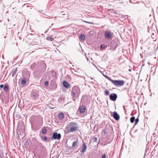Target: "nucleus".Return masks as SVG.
<instances>
[{"label":"nucleus","instance_id":"nucleus-2","mask_svg":"<svg viewBox=\"0 0 158 158\" xmlns=\"http://www.w3.org/2000/svg\"><path fill=\"white\" fill-rule=\"evenodd\" d=\"M68 127L71 132H73L77 130V124L75 122L70 123L68 125Z\"/></svg>","mask_w":158,"mask_h":158},{"label":"nucleus","instance_id":"nucleus-23","mask_svg":"<svg viewBox=\"0 0 158 158\" xmlns=\"http://www.w3.org/2000/svg\"><path fill=\"white\" fill-rule=\"evenodd\" d=\"M139 119L138 118H137L136 119H135V125H136L139 122Z\"/></svg>","mask_w":158,"mask_h":158},{"label":"nucleus","instance_id":"nucleus-35","mask_svg":"<svg viewBox=\"0 0 158 158\" xmlns=\"http://www.w3.org/2000/svg\"><path fill=\"white\" fill-rule=\"evenodd\" d=\"M143 158H144V157Z\"/></svg>","mask_w":158,"mask_h":158},{"label":"nucleus","instance_id":"nucleus-17","mask_svg":"<svg viewBox=\"0 0 158 158\" xmlns=\"http://www.w3.org/2000/svg\"><path fill=\"white\" fill-rule=\"evenodd\" d=\"M80 38L81 40H84L85 39V36L84 34H81L80 35Z\"/></svg>","mask_w":158,"mask_h":158},{"label":"nucleus","instance_id":"nucleus-14","mask_svg":"<svg viewBox=\"0 0 158 158\" xmlns=\"http://www.w3.org/2000/svg\"><path fill=\"white\" fill-rule=\"evenodd\" d=\"M110 81H111L114 84L116 85H118V81H114L111 79Z\"/></svg>","mask_w":158,"mask_h":158},{"label":"nucleus","instance_id":"nucleus-13","mask_svg":"<svg viewBox=\"0 0 158 158\" xmlns=\"http://www.w3.org/2000/svg\"><path fill=\"white\" fill-rule=\"evenodd\" d=\"M64 115L63 113L60 112L59 114L58 117L59 119H62L64 118Z\"/></svg>","mask_w":158,"mask_h":158},{"label":"nucleus","instance_id":"nucleus-27","mask_svg":"<svg viewBox=\"0 0 158 158\" xmlns=\"http://www.w3.org/2000/svg\"><path fill=\"white\" fill-rule=\"evenodd\" d=\"M83 21L85 23H89V24H93V23L92 22H87V21Z\"/></svg>","mask_w":158,"mask_h":158},{"label":"nucleus","instance_id":"nucleus-5","mask_svg":"<svg viewBox=\"0 0 158 158\" xmlns=\"http://www.w3.org/2000/svg\"><path fill=\"white\" fill-rule=\"evenodd\" d=\"M123 80H120L119 81V85L120 86H123L124 85V83L127 80V78L125 77H123Z\"/></svg>","mask_w":158,"mask_h":158},{"label":"nucleus","instance_id":"nucleus-10","mask_svg":"<svg viewBox=\"0 0 158 158\" xmlns=\"http://www.w3.org/2000/svg\"><path fill=\"white\" fill-rule=\"evenodd\" d=\"M127 16H124L122 15H119V19L122 21H123L126 18H127Z\"/></svg>","mask_w":158,"mask_h":158},{"label":"nucleus","instance_id":"nucleus-24","mask_svg":"<svg viewBox=\"0 0 158 158\" xmlns=\"http://www.w3.org/2000/svg\"><path fill=\"white\" fill-rule=\"evenodd\" d=\"M105 77L107 79H108L110 81H111V78L109 77L107 75L105 76Z\"/></svg>","mask_w":158,"mask_h":158},{"label":"nucleus","instance_id":"nucleus-3","mask_svg":"<svg viewBox=\"0 0 158 158\" xmlns=\"http://www.w3.org/2000/svg\"><path fill=\"white\" fill-rule=\"evenodd\" d=\"M38 96L39 94L38 91L35 89L33 90L31 93V98L34 99H35L38 98Z\"/></svg>","mask_w":158,"mask_h":158},{"label":"nucleus","instance_id":"nucleus-28","mask_svg":"<svg viewBox=\"0 0 158 158\" xmlns=\"http://www.w3.org/2000/svg\"><path fill=\"white\" fill-rule=\"evenodd\" d=\"M106 155L105 154H104L102 156V158H106Z\"/></svg>","mask_w":158,"mask_h":158},{"label":"nucleus","instance_id":"nucleus-6","mask_svg":"<svg viewBox=\"0 0 158 158\" xmlns=\"http://www.w3.org/2000/svg\"><path fill=\"white\" fill-rule=\"evenodd\" d=\"M111 115L113 117V118L116 120H118V115L117 113L114 111L113 112H111Z\"/></svg>","mask_w":158,"mask_h":158},{"label":"nucleus","instance_id":"nucleus-18","mask_svg":"<svg viewBox=\"0 0 158 158\" xmlns=\"http://www.w3.org/2000/svg\"><path fill=\"white\" fill-rule=\"evenodd\" d=\"M8 87L7 85H5L4 87V90L5 91H6L8 90Z\"/></svg>","mask_w":158,"mask_h":158},{"label":"nucleus","instance_id":"nucleus-19","mask_svg":"<svg viewBox=\"0 0 158 158\" xmlns=\"http://www.w3.org/2000/svg\"><path fill=\"white\" fill-rule=\"evenodd\" d=\"M77 141H74L73 142V146L75 147L77 146Z\"/></svg>","mask_w":158,"mask_h":158},{"label":"nucleus","instance_id":"nucleus-9","mask_svg":"<svg viewBox=\"0 0 158 158\" xmlns=\"http://www.w3.org/2000/svg\"><path fill=\"white\" fill-rule=\"evenodd\" d=\"M63 85L66 88H68L70 86V85L69 84V83L65 81H63Z\"/></svg>","mask_w":158,"mask_h":158},{"label":"nucleus","instance_id":"nucleus-29","mask_svg":"<svg viewBox=\"0 0 158 158\" xmlns=\"http://www.w3.org/2000/svg\"><path fill=\"white\" fill-rule=\"evenodd\" d=\"M22 138H23L25 136V135L24 132H22Z\"/></svg>","mask_w":158,"mask_h":158},{"label":"nucleus","instance_id":"nucleus-20","mask_svg":"<svg viewBox=\"0 0 158 158\" xmlns=\"http://www.w3.org/2000/svg\"><path fill=\"white\" fill-rule=\"evenodd\" d=\"M42 132L44 134H46L47 132V130L46 128H43L42 130Z\"/></svg>","mask_w":158,"mask_h":158},{"label":"nucleus","instance_id":"nucleus-7","mask_svg":"<svg viewBox=\"0 0 158 158\" xmlns=\"http://www.w3.org/2000/svg\"><path fill=\"white\" fill-rule=\"evenodd\" d=\"M117 97V95L114 93L111 94L110 96V99L113 101H115L116 100Z\"/></svg>","mask_w":158,"mask_h":158},{"label":"nucleus","instance_id":"nucleus-30","mask_svg":"<svg viewBox=\"0 0 158 158\" xmlns=\"http://www.w3.org/2000/svg\"><path fill=\"white\" fill-rule=\"evenodd\" d=\"M105 46V45L104 44H102L100 46V47L101 48H104Z\"/></svg>","mask_w":158,"mask_h":158},{"label":"nucleus","instance_id":"nucleus-22","mask_svg":"<svg viewBox=\"0 0 158 158\" xmlns=\"http://www.w3.org/2000/svg\"><path fill=\"white\" fill-rule=\"evenodd\" d=\"M26 81L25 80H22L21 81V83L22 85L25 84L26 83Z\"/></svg>","mask_w":158,"mask_h":158},{"label":"nucleus","instance_id":"nucleus-4","mask_svg":"<svg viewBox=\"0 0 158 158\" xmlns=\"http://www.w3.org/2000/svg\"><path fill=\"white\" fill-rule=\"evenodd\" d=\"M60 137L61 135L60 133L57 134L56 132H55L53 134L51 139L52 140H53V139L59 140Z\"/></svg>","mask_w":158,"mask_h":158},{"label":"nucleus","instance_id":"nucleus-8","mask_svg":"<svg viewBox=\"0 0 158 158\" xmlns=\"http://www.w3.org/2000/svg\"><path fill=\"white\" fill-rule=\"evenodd\" d=\"M105 37L107 39H110L111 37V34L109 31H106L105 33Z\"/></svg>","mask_w":158,"mask_h":158},{"label":"nucleus","instance_id":"nucleus-1","mask_svg":"<svg viewBox=\"0 0 158 158\" xmlns=\"http://www.w3.org/2000/svg\"><path fill=\"white\" fill-rule=\"evenodd\" d=\"M80 93V89L76 86L73 87L72 89V93L73 95V98L78 97Z\"/></svg>","mask_w":158,"mask_h":158},{"label":"nucleus","instance_id":"nucleus-11","mask_svg":"<svg viewBox=\"0 0 158 158\" xmlns=\"http://www.w3.org/2000/svg\"><path fill=\"white\" fill-rule=\"evenodd\" d=\"M79 109L81 113H84L85 111V107L84 106H80Z\"/></svg>","mask_w":158,"mask_h":158},{"label":"nucleus","instance_id":"nucleus-25","mask_svg":"<svg viewBox=\"0 0 158 158\" xmlns=\"http://www.w3.org/2000/svg\"><path fill=\"white\" fill-rule=\"evenodd\" d=\"M109 92L107 91V90H106L105 91V94L106 95H109Z\"/></svg>","mask_w":158,"mask_h":158},{"label":"nucleus","instance_id":"nucleus-21","mask_svg":"<svg viewBox=\"0 0 158 158\" xmlns=\"http://www.w3.org/2000/svg\"><path fill=\"white\" fill-rule=\"evenodd\" d=\"M41 139L43 141H45L47 140V138L45 136H43L41 137Z\"/></svg>","mask_w":158,"mask_h":158},{"label":"nucleus","instance_id":"nucleus-33","mask_svg":"<svg viewBox=\"0 0 158 158\" xmlns=\"http://www.w3.org/2000/svg\"><path fill=\"white\" fill-rule=\"evenodd\" d=\"M129 71L131 72V69H129L128 70Z\"/></svg>","mask_w":158,"mask_h":158},{"label":"nucleus","instance_id":"nucleus-26","mask_svg":"<svg viewBox=\"0 0 158 158\" xmlns=\"http://www.w3.org/2000/svg\"><path fill=\"white\" fill-rule=\"evenodd\" d=\"M44 84L46 85V86H48V81H45V83H44Z\"/></svg>","mask_w":158,"mask_h":158},{"label":"nucleus","instance_id":"nucleus-12","mask_svg":"<svg viewBox=\"0 0 158 158\" xmlns=\"http://www.w3.org/2000/svg\"><path fill=\"white\" fill-rule=\"evenodd\" d=\"M86 149V145L85 144V143H84L82 145V149L81 150V152H84L85 151V150Z\"/></svg>","mask_w":158,"mask_h":158},{"label":"nucleus","instance_id":"nucleus-16","mask_svg":"<svg viewBox=\"0 0 158 158\" xmlns=\"http://www.w3.org/2000/svg\"><path fill=\"white\" fill-rule=\"evenodd\" d=\"M135 117L133 116L132 117L130 118V121L131 123H133L135 121Z\"/></svg>","mask_w":158,"mask_h":158},{"label":"nucleus","instance_id":"nucleus-32","mask_svg":"<svg viewBox=\"0 0 158 158\" xmlns=\"http://www.w3.org/2000/svg\"><path fill=\"white\" fill-rule=\"evenodd\" d=\"M3 85L2 84H1L0 85V88H2L3 87Z\"/></svg>","mask_w":158,"mask_h":158},{"label":"nucleus","instance_id":"nucleus-15","mask_svg":"<svg viewBox=\"0 0 158 158\" xmlns=\"http://www.w3.org/2000/svg\"><path fill=\"white\" fill-rule=\"evenodd\" d=\"M46 39L50 41H52L54 40V38L53 37H52V36H50V37H47Z\"/></svg>","mask_w":158,"mask_h":158},{"label":"nucleus","instance_id":"nucleus-31","mask_svg":"<svg viewBox=\"0 0 158 158\" xmlns=\"http://www.w3.org/2000/svg\"><path fill=\"white\" fill-rule=\"evenodd\" d=\"M97 139H98L97 138H95L94 139V141L96 142Z\"/></svg>","mask_w":158,"mask_h":158},{"label":"nucleus","instance_id":"nucleus-34","mask_svg":"<svg viewBox=\"0 0 158 158\" xmlns=\"http://www.w3.org/2000/svg\"><path fill=\"white\" fill-rule=\"evenodd\" d=\"M103 75H104V77H105V75H104V74H103Z\"/></svg>","mask_w":158,"mask_h":158}]
</instances>
